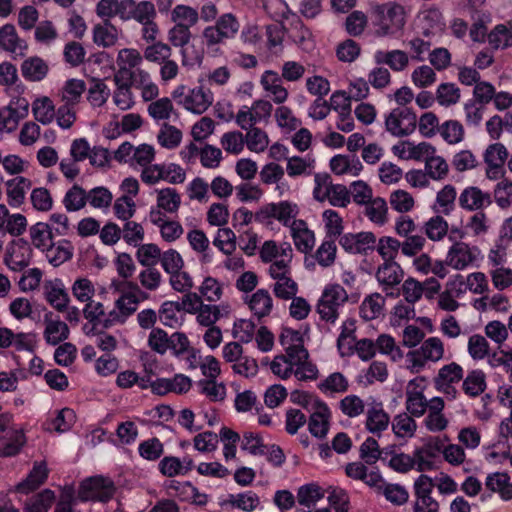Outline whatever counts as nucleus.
<instances>
[{
  "label": "nucleus",
  "mask_w": 512,
  "mask_h": 512,
  "mask_svg": "<svg viewBox=\"0 0 512 512\" xmlns=\"http://www.w3.org/2000/svg\"><path fill=\"white\" fill-rule=\"evenodd\" d=\"M417 127L416 114L407 107L392 109L385 116V128L392 136L404 137L411 135Z\"/></svg>",
  "instance_id": "9d476101"
},
{
  "label": "nucleus",
  "mask_w": 512,
  "mask_h": 512,
  "mask_svg": "<svg viewBox=\"0 0 512 512\" xmlns=\"http://www.w3.org/2000/svg\"><path fill=\"white\" fill-rule=\"evenodd\" d=\"M86 90V83L81 79H68L60 90V98L64 104L75 106Z\"/></svg>",
  "instance_id": "a18cd8bd"
},
{
  "label": "nucleus",
  "mask_w": 512,
  "mask_h": 512,
  "mask_svg": "<svg viewBox=\"0 0 512 512\" xmlns=\"http://www.w3.org/2000/svg\"><path fill=\"white\" fill-rule=\"evenodd\" d=\"M32 187V181L17 175L5 182L6 200L11 208H20L26 200V194Z\"/></svg>",
  "instance_id": "aec40b11"
},
{
  "label": "nucleus",
  "mask_w": 512,
  "mask_h": 512,
  "mask_svg": "<svg viewBox=\"0 0 512 512\" xmlns=\"http://www.w3.org/2000/svg\"><path fill=\"white\" fill-rule=\"evenodd\" d=\"M279 342L285 354H288L293 359L297 358L299 361L308 356V351L304 347L303 335L297 330L284 328L280 334Z\"/></svg>",
  "instance_id": "393cba45"
},
{
  "label": "nucleus",
  "mask_w": 512,
  "mask_h": 512,
  "mask_svg": "<svg viewBox=\"0 0 512 512\" xmlns=\"http://www.w3.org/2000/svg\"><path fill=\"white\" fill-rule=\"evenodd\" d=\"M459 206L466 211H482L492 204L490 193L477 186H468L462 190L458 198Z\"/></svg>",
  "instance_id": "f3484780"
},
{
  "label": "nucleus",
  "mask_w": 512,
  "mask_h": 512,
  "mask_svg": "<svg viewBox=\"0 0 512 512\" xmlns=\"http://www.w3.org/2000/svg\"><path fill=\"white\" fill-rule=\"evenodd\" d=\"M428 387V381L423 376H417L408 381L405 388V408L414 417H421L431 405L424 392Z\"/></svg>",
  "instance_id": "1a4fd4ad"
},
{
  "label": "nucleus",
  "mask_w": 512,
  "mask_h": 512,
  "mask_svg": "<svg viewBox=\"0 0 512 512\" xmlns=\"http://www.w3.org/2000/svg\"><path fill=\"white\" fill-rule=\"evenodd\" d=\"M137 279L140 289L148 292L157 291L163 283V276L155 267H145L139 272Z\"/></svg>",
  "instance_id": "13d9d810"
},
{
  "label": "nucleus",
  "mask_w": 512,
  "mask_h": 512,
  "mask_svg": "<svg viewBox=\"0 0 512 512\" xmlns=\"http://www.w3.org/2000/svg\"><path fill=\"white\" fill-rule=\"evenodd\" d=\"M115 89L113 91L112 100L116 107L121 111L132 109L135 104V95L132 91L131 84H128L118 74L113 76Z\"/></svg>",
  "instance_id": "473e14b6"
},
{
  "label": "nucleus",
  "mask_w": 512,
  "mask_h": 512,
  "mask_svg": "<svg viewBox=\"0 0 512 512\" xmlns=\"http://www.w3.org/2000/svg\"><path fill=\"white\" fill-rule=\"evenodd\" d=\"M260 84L274 103L282 104L287 100L288 91L283 86L282 79L277 72L266 70L261 76Z\"/></svg>",
  "instance_id": "7c9ffc66"
},
{
  "label": "nucleus",
  "mask_w": 512,
  "mask_h": 512,
  "mask_svg": "<svg viewBox=\"0 0 512 512\" xmlns=\"http://www.w3.org/2000/svg\"><path fill=\"white\" fill-rule=\"evenodd\" d=\"M482 259L480 248L467 242L451 244L446 253V264L456 271L477 267Z\"/></svg>",
  "instance_id": "423d86ee"
},
{
  "label": "nucleus",
  "mask_w": 512,
  "mask_h": 512,
  "mask_svg": "<svg viewBox=\"0 0 512 512\" xmlns=\"http://www.w3.org/2000/svg\"><path fill=\"white\" fill-rule=\"evenodd\" d=\"M373 59L376 64H385L395 72L404 71L409 66L410 62L409 55L400 49L390 51L377 50L373 55Z\"/></svg>",
  "instance_id": "2f4dec72"
},
{
  "label": "nucleus",
  "mask_w": 512,
  "mask_h": 512,
  "mask_svg": "<svg viewBox=\"0 0 512 512\" xmlns=\"http://www.w3.org/2000/svg\"><path fill=\"white\" fill-rule=\"evenodd\" d=\"M139 296L142 295L138 292L119 295L114 301L113 308L105 315V318L101 320L102 326L104 328H111L126 323L138 309L141 302Z\"/></svg>",
  "instance_id": "0eeeda50"
},
{
  "label": "nucleus",
  "mask_w": 512,
  "mask_h": 512,
  "mask_svg": "<svg viewBox=\"0 0 512 512\" xmlns=\"http://www.w3.org/2000/svg\"><path fill=\"white\" fill-rule=\"evenodd\" d=\"M441 449L442 442L438 438H431L421 447L415 448L412 459L416 470L419 472L432 470Z\"/></svg>",
  "instance_id": "2eb2a0df"
},
{
  "label": "nucleus",
  "mask_w": 512,
  "mask_h": 512,
  "mask_svg": "<svg viewBox=\"0 0 512 512\" xmlns=\"http://www.w3.org/2000/svg\"><path fill=\"white\" fill-rule=\"evenodd\" d=\"M51 230V226L43 222H37L29 229L32 244L42 252L53 242Z\"/></svg>",
  "instance_id": "5fc2aeb1"
},
{
  "label": "nucleus",
  "mask_w": 512,
  "mask_h": 512,
  "mask_svg": "<svg viewBox=\"0 0 512 512\" xmlns=\"http://www.w3.org/2000/svg\"><path fill=\"white\" fill-rule=\"evenodd\" d=\"M339 244L348 253L364 254L376 245V237L372 232L347 233L340 237Z\"/></svg>",
  "instance_id": "a211bd4d"
},
{
  "label": "nucleus",
  "mask_w": 512,
  "mask_h": 512,
  "mask_svg": "<svg viewBox=\"0 0 512 512\" xmlns=\"http://www.w3.org/2000/svg\"><path fill=\"white\" fill-rule=\"evenodd\" d=\"M365 206V215L371 222L379 226H382L387 222L388 207L383 198H373L370 202L365 204Z\"/></svg>",
  "instance_id": "e2e57ef3"
},
{
  "label": "nucleus",
  "mask_w": 512,
  "mask_h": 512,
  "mask_svg": "<svg viewBox=\"0 0 512 512\" xmlns=\"http://www.w3.org/2000/svg\"><path fill=\"white\" fill-rule=\"evenodd\" d=\"M121 20L135 21L138 24L148 22L157 18L155 4L150 0H126L124 11H122Z\"/></svg>",
  "instance_id": "dca6fc26"
},
{
  "label": "nucleus",
  "mask_w": 512,
  "mask_h": 512,
  "mask_svg": "<svg viewBox=\"0 0 512 512\" xmlns=\"http://www.w3.org/2000/svg\"><path fill=\"white\" fill-rule=\"evenodd\" d=\"M116 491L114 482L107 477L93 476L81 482L78 490L80 501L107 502Z\"/></svg>",
  "instance_id": "6e6552de"
},
{
  "label": "nucleus",
  "mask_w": 512,
  "mask_h": 512,
  "mask_svg": "<svg viewBox=\"0 0 512 512\" xmlns=\"http://www.w3.org/2000/svg\"><path fill=\"white\" fill-rule=\"evenodd\" d=\"M456 189L454 186L447 184L437 192L434 204V210L442 215H450L455 208Z\"/></svg>",
  "instance_id": "8fccbe9b"
},
{
  "label": "nucleus",
  "mask_w": 512,
  "mask_h": 512,
  "mask_svg": "<svg viewBox=\"0 0 512 512\" xmlns=\"http://www.w3.org/2000/svg\"><path fill=\"white\" fill-rule=\"evenodd\" d=\"M240 29L237 17L232 13H224L219 16L214 25L204 28L202 36L207 47L223 43L233 39Z\"/></svg>",
  "instance_id": "39448f33"
},
{
  "label": "nucleus",
  "mask_w": 512,
  "mask_h": 512,
  "mask_svg": "<svg viewBox=\"0 0 512 512\" xmlns=\"http://www.w3.org/2000/svg\"><path fill=\"white\" fill-rule=\"evenodd\" d=\"M485 486L488 490L498 493L505 500L512 499V482L510 477L504 472H495L486 477Z\"/></svg>",
  "instance_id": "a19ab883"
},
{
  "label": "nucleus",
  "mask_w": 512,
  "mask_h": 512,
  "mask_svg": "<svg viewBox=\"0 0 512 512\" xmlns=\"http://www.w3.org/2000/svg\"><path fill=\"white\" fill-rule=\"evenodd\" d=\"M62 202L68 212L79 211L87 204V192L78 184H74L66 191Z\"/></svg>",
  "instance_id": "6e6d98bb"
},
{
  "label": "nucleus",
  "mask_w": 512,
  "mask_h": 512,
  "mask_svg": "<svg viewBox=\"0 0 512 512\" xmlns=\"http://www.w3.org/2000/svg\"><path fill=\"white\" fill-rule=\"evenodd\" d=\"M147 107L148 115L155 121H167L175 115L172 100L168 97L154 99Z\"/></svg>",
  "instance_id": "3c124183"
},
{
  "label": "nucleus",
  "mask_w": 512,
  "mask_h": 512,
  "mask_svg": "<svg viewBox=\"0 0 512 512\" xmlns=\"http://www.w3.org/2000/svg\"><path fill=\"white\" fill-rule=\"evenodd\" d=\"M330 417L331 412L327 404L321 400H315L314 409H312L308 422L310 433L317 438L325 437L328 432Z\"/></svg>",
  "instance_id": "5701e85b"
},
{
  "label": "nucleus",
  "mask_w": 512,
  "mask_h": 512,
  "mask_svg": "<svg viewBox=\"0 0 512 512\" xmlns=\"http://www.w3.org/2000/svg\"><path fill=\"white\" fill-rule=\"evenodd\" d=\"M44 324L43 336L47 344L55 346L68 339L70 334L68 325L59 317H54L51 312L45 314Z\"/></svg>",
  "instance_id": "bb28decb"
},
{
  "label": "nucleus",
  "mask_w": 512,
  "mask_h": 512,
  "mask_svg": "<svg viewBox=\"0 0 512 512\" xmlns=\"http://www.w3.org/2000/svg\"><path fill=\"white\" fill-rule=\"evenodd\" d=\"M410 413L403 412L396 415L392 421V431L397 438H412L417 430V423Z\"/></svg>",
  "instance_id": "49530a36"
},
{
  "label": "nucleus",
  "mask_w": 512,
  "mask_h": 512,
  "mask_svg": "<svg viewBox=\"0 0 512 512\" xmlns=\"http://www.w3.org/2000/svg\"><path fill=\"white\" fill-rule=\"evenodd\" d=\"M368 399L365 401L360 396L349 394L339 401V409L348 418H356L366 412Z\"/></svg>",
  "instance_id": "864d4df0"
},
{
  "label": "nucleus",
  "mask_w": 512,
  "mask_h": 512,
  "mask_svg": "<svg viewBox=\"0 0 512 512\" xmlns=\"http://www.w3.org/2000/svg\"><path fill=\"white\" fill-rule=\"evenodd\" d=\"M75 421V414L73 410L64 408L56 413V415L46 421L45 427L49 431H56L63 433L68 431Z\"/></svg>",
  "instance_id": "bf43d9fd"
},
{
  "label": "nucleus",
  "mask_w": 512,
  "mask_h": 512,
  "mask_svg": "<svg viewBox=\"0 0 512 512\" xmlns=\"http://www.w3.org/2000/svg\"><path fill=\"white\" fill-rule=\"evenodd\" d=\"M325 496L324 489L316 483H308L299 487L297 501L299 505L307 508L314 507Z\"/></svg>",
  "instance_id": "603ef678"
},
{
  "label": "nucleus",
  "mask_w": 512,
  "mask_h": 512,
  "mask_svg": "<svg viewBox=\"0 0 512 512\" xmlns=\"http://www.w3.org/2000/svg\"><path fill=\"white\" fill-rule=\"evenodd\" d=\"M404 271L397 262H383L376 270L375 278L386 296H397L393 290L402 282Z\"/></svg>",
  "instance_id": "4468645a"
},
{
  "label": "nucleus",
  "mask_w": 512,
  "mask_h": 512,
  "mask_svg": "<svg viewBox=\"0 0 512 512\" xmlns=\"http://www.w3.org/2000/svg\"><path fill=\"white\" fill-rule=\"evenodd\" d=\"M433 487L432 479L425 474L415 480L413 512H438L439 503L432 497Z\"/></svg>",
  "instance_id": "9b49d317"
},
{
  "label": "nucleus",
  "mask_w": 512,
  "mask_h": 512,
  "mask_svg": "<svg viewBox=\"0 0 512 512\" xmlns=\"http://www.w3.org/2000/svg\"><path fill=\"white\" fill-rule=\"evenodd\" d=\"M463 378V368L456 362H451L442 366L434 379L435 387L438 391L446 394H452L454 397L456 389L454 383H458Z\"/></svg>",
  "instance_id": "6ab92c4d"
},
{
  "label": "nucleus",
  "mask_w": 512,
  "mask_h": 512,
  "mask_svg": "<svg viewBox=\"0 0 512 512\" xmlns=\"http://www.w3.org/2000/svg\"><path fill=\"white\" fill-rule=\"evenodd\" d=\"M390 424V416L384 409L381 400L374 396L368 397V408L365 412V428L373 434L380 436L387 430Z\"/></svg>",
  "instance_id": "f8f14e48"
},
{
  "label": "nucleus",
  "mask_w": 512,
  "mask_h": 512,
  "mask_svg": "<svg viewBox=\"0 0 512 512\" xmlns=\"http://www.w3.org/2000/svg\"><path fill=\"white\" fill-rule=\"evenodd\" d=\"M47 261L54 267H58L71 259L73 247L69 241L61 240L52 242L44 251Z\"/></svg>",
  "instance_id": "ea45409f"
},
{
  "label": "nucleus",
  "mask_w": 512,
  "mask_h": 512,
  "mask_svg": "<svg viewBox=\"0 0 512 512\" xmlns=\"http://www.w3.org/2000/svg\"><path fill=\"white\" fill-rule=\"evenodd\" d=\"M21 74L25 80L30 82H40L49 73L48 63L39 56L26 58L20 66Z\"/></svg>",
  "instance_id": "f704fd0d"
},
{
  "label": "nucleus",
  "mask_w": 512,
  "mask_h": 512,
  "mask_svg": "<svg viewBox=\"0 0 512 512\" xmlns=\"http://www.w3.org/2000/svg\"><path fill=\"white\" fill-rule=\"evenodd\" d=\"M32 248L23 238L11 241L4 256L5 265L12 271L18 272L26 268L31 261Z\"/></svg>",
  "instance_id": "ddd939ff"
},
{
  "label": "nucleus",
  "mask_w": 512,
  "mask_h": 512,
  "mask_svg": "<svg viewBox=\"0 0 512 512\" xmlns=\"http://www.w3.org/2000/svg\"><path fill=\"white\" fill-rule=\"evenodd\" d=\"M395 156L403 160H423L429 154L435 153V148L427 143L415 144L411 141H400L392 147Z\"/></svg>",
  "instance_id": "4be33fe9"
},
{
  "label": "nucleus",
  "mask_w": 512,
  "mask_h": 512,
  "mask_svg": "<svg viewBox=\"0 0 512 512\" xmlns=\"http://www.w3.org/2000/svg\"><path fill=\"white\" fill-rule=\"evenodd\" d=\"M32 112L36 121L43 125L52 123L56 115L53 101L47 96L37 98L33 101Z\"/></svg>",
  "instance_id": "09e8293b"
},
{
  "label": "nucleus",
  "mask_w": 512,
  "mask_h": 512,
  "mask_svg": "<svg viewBox=\"0 0 512 512\" xmlns=\"http://www.w3.org/2000/svg\"><path fill=\"white\" fill-rule=\"evenodd\" d=\"M143 54L136 48H122L118 51L116 56L117 72L119 77L123 78L124 75L130 76L135 70H141L143 64Z\"/></svg>",
  "instance_id": "cd10ccee"
},
{
  "label": "nucleus",
  "mask_w": 512,
  "mask_h": 512,
  "mask_svg": "<svg viewBox=\"0 0 512 512\" xmlns=\"http://www.w3.org/2000/svg\"><path fill=\"white\" fill-rule=\"evenodd\" d=\"M121 31L110 21H104L93 27V42L103 48L117 44Z\"/></svg>",
  "instance_id": "e433bc0d"
},
{
  "label": "nucleus",
  "mask_w": 512,
  "mask_h": 512,
  "mask_svg": "<svg viewBox=\"0 0 512 512\" xmlns=\"http://www.w3.org/2000/svg\"><path fill=\"white\" fill-rule=\"evenodd\" d=\"M110 96V89L102 79H93L88 89L87 100L92 107H102Z\"/></svg>",
  "instance_id": "774afa93"
},
{
  "label": "nucleus",
  "mask_w": 512,
  "mask_h": 512,
  "mask_svg": "<svg viewBox=\"0 0 512 512\" xmlns=\"http://www.w3.org/2000/svg\"><path fill=\"white\" fill-rule=\"evenodd\" d=\"M315 158L311 154L304 157L289 156L286 165V172L290 177L309 176L315 169Z\"/></svg>",
  "instance_id": "79ce46f5"
},
{
  "label": "nucleus",
  "mask_w": 512,
  "mask_h": 512,
  "mask_svg": "<svg viewBox=\"0 0 512 512\" xmlns=\"http://www.w3.org/2000/svg\"><path fill=\"white\" fill-rule=\"evenodd\" d=\"M250 311L258 319H262L271 314L273 310V299L266 289H258L250 296L245 298Z\"/></svg>",
  "instance_id": "72a5a7b5"
},
{
  "label": "nucleus",
  "mask_w": 512,
  "mask_h": 512,
  "mask_svg": "<svg viewBox=\"0 0 512 512\" xmlns=\"http://www.w3.org/2000/svg\"><path fill=\"white\" fill-rule=\"evenodd\" d=\"M444 406V400L441 397L431 398V405L427 409L428 413L423 420V425L427 431L438 433L448 427L449 420L443 414Z\"/></svg>",
  "instance_id": "b1692460"
},
{
  "label": "nucleus",
  "mask_w": 512,
  "mask_h": 512,
  "mask_svg": "<svg viewBox=\"0 0 512 512\" xmlns=\"http://www.w3.org/2000/svg\"><path fill=\"white\" fill-rule=\"evenodd\" d=\"M384 306L385 297L380 293L367 295L359 307L360 316L366 321L377 319L383 315Z\"/></svg>",
  "instance_id": "58836bf2"
},
{
  "label": "nucleus",
  "mask_w": 512,
  "mask_h": 512,
  "mask_svg": "<svg viewBox=\"0 0 512 512\" xmlns=\"http://www.w3.org/2000/svg\"><path fill=\"white\" fill-rule=\"evenodd\" d=\"M296 249L304 254L311 252L315 246V234L306 221L299 219L289 228Z\"/></svg>",
  "instance_id": "c85d7f7f"
},
{
  "label": "nucleus",
  "mask_w": 512,
  "mask_h": 512,
  "mask_svg": "<svg viewBox=\"0 0 512 512\" xmlns=\"http://www.w3.org/2000/svg\"><path fill=\"white\" fill-rule=\"evenodd\" d=\"M27 48L26 41L18 36L14 25L5 24L0 28V49L17 57L24 56Z\"/></svg>",
  "instance_id": "c756f323"
},
{
  "label": "nucleus",
  "mask_w": 512,
  "mask_h": 512,
  "mask_svg": "<svg viewBox=\"0 0 512 512\" xmlns=\"http://www.w3.org/2000/svg\"><path fill=\"white\" fill-rule=\"evenodd\" d=\"M348 299V292L343 286L338 283L328 284L317 302L316 312L322 320L335 323L339 317V310Z\"/></svg>",
  "instance_id": "f03ea898"
},
{
  "label": "nucleus",
  "mask_w": 512,
  "mask_h": 512,
  "mask_svg": "<svg viewBox=\"0 0 512 512\" xmlns=\"http://www.w3.org/2000/svg\"><path fill=\"white\" fill-rule=\"evenodd\" d=\"M368 26L367 15L360 10L352 11L344 21V29L351 37L361 36Z\"/></svg>",
  "instance_id": "680f3d73"
},
{
  "label": "nucleus",
  "mask_w": 512,
  "mask_h": 512,
  "mask_svg": "<svg viewBox=\"0 0 512 512\" xmlns=\"http://www.w3.org/2000/svg\"><path fill=\"white\" fill-rule=\"evenodd\" d=\"M330 168L336 175L358 176L363 170V165L357 157L336 155L330 160Z\"/></svg>",
  "instance_id": "4c0bfd02"
},
{
  "label": "nucleus",
  "mask_w": 512,
  "mask_h": 512,
  "mask_svg": "<svg viewBox=\"0 0 512 512\" xmlns=\"http://www.w3.org/2000/svg\"><path fill=\"white\" fill-rule=\"evenodd\" d=\"M423 230L431 241H441L448 233V222L441 215H435L424 223Z\"/></svg>",
  "instance_id": "69168bd1"
},
{
  "label": "nucleus",
  "mask_w": 512,
  "mask_h": 512,
  "mask_svg": "<svg viewBox=\"0 0 512 512\" xmlns=\"http://www.w3.org/2000/svg\"><path fill=\"white\" fill-rule=\"evenodd\" d=\"M127 82L131 84V88L140 91L144 102L152 101L159 96L158 85L153 81L151 74L145 69L135 70L130 73Z\"/></svg>",
  "instance_id": "412c9836"
},
{
  "label": "nucleus",
  "mask_w": 512,
  "mask_h": 512,
  "mask_svg": "<svg viewBox=\"0 0 512 512\" xmlns=\"http://www.w3.org/2000/svg\"><path fill=\"white\" fill-rule=\"evenodd\" d=\"M466 284L467 289L473 294L484 295L489 291L488 279L485 273L483 272H473L467 275L466 280H463V276L457 275L454 280H450L448 282V286L451 289L456 288L458 285L456 296H460L462 293V286Z\"/></svg>",
  "instance_id": "a878e982"
},
{
  "label": "nucleus",
  "mask_w": 512,
  "mask_h": 512,
  "mask_svg": "<svg viewBox=\"0 0 512 512\" xmlns=\"http://www.w3.org/2000/svg\"><path fill=\"white\" fill-rule=\"evenodd\" d=\"M487 387L486 374L481 369L468 371L463 379L462 389L464 393L472 398L481 395Z\"/></svg>",
  "instance_id": "37998d69"
},
{
  "label": "nucleus",
  "mask_w": 512,
  "mask_h": 512,
  "mask_svg": "<svg viewBox=\"0 0 512 512\" xmlns=\"http://www.w3.org/2000/svg\"><path fill=\"white\" fill-rule=\"evenodd\" d=\"M444 343L439 337H429L418 349L407 353V368L412 373L421 372L428 362L437 363L444 358Z\"/></svg>",
  "instance_id": "7ed1b4c3"
},
{
  "label": "nucleus",
  "mask_w": 512,
  "mask_h": 512,
  "mask_svg": "<svg viewBox=\"0 0 512 512\" xmlns=\"http://www.w3.org/2000/svg\"><path fill=\"white\" fill-rule=\"evenodd\" d=\"M300 213L299 206L290 201L271 202L262 205L255 213V221L270 225L273 220H277L280 224L290 228L294 222H297V216Z\"/></svg>",
  "instance_id": "20e7f679"
},
{
  "label": "nucleus",
  "mask_w": 512,
  "mask_h": 512,
  "mask_svg": "<svg viewBox=\"0 0 512 512\" xmlns=\"http://www.w3.org/2000/svg\"><path fill=\"white\" fill-rule=\"evenodd\" d=\"M4 440L5 443L0 446V456L2 457L17 455L26 443L23 431L18 429L11 430Z\"/></svg>",
  "instance_id": "0e129e2a"
},
{
  "label": "nucleus",
  "mask_w": 512,
  "mask_h": 512,
  "mask_svg": "<svg viewBox=\"0 0 512 512\" xmlns=\"http://www.w3.org/2000/svg\"><path fill=\"white\" fill-rule=\"evenodd\" d=\"M355 321L348 319L341 325V333L337 339V347L341 356H349L353 354V344L356 342L355 339Z\"/></svg>",
  "instance_id": "de8ad7c7"
},
{
  "label": "nucleus",
  "mask_w": 512,
  "mask_h": 512,
  "mask_svg": "<svg viewBox=\"0 0 512 512\" xmlns=\"http://www.w3.org/2000/svg\"><path fill=\"white\" fill-rule=\"evenodd\" d=\"M375 247L383 262H396L395 259L401 251L400 241L392 236H383L376 240Z\"/></svg>",
  "instance_id": "052dcab7"
},
{
  "label": "nucleus",
  "mask_w": 512,
  "mask_h": 512,
  "mask_svg": "<svg viewBox=\"0 0 512 512\" xmlns=\"http://www.w3.org/2000/svg\"><path fill=\"white\" fill-rule=\"evenodd\" d=\"M199 84L194 88L179 85L172 92L173 99L177 100L178 104L183 106L184 109L194 114L206 112L214 101L211 90L206 88L204 83Z\"/></svg>",
  "instance_id": "f257e3e1"
},
{
  "label": "nucleus",
  "mask_w": 512,
  "mask_h": 512,
  "mask_svg": "<svg viewBox=\"0 0 512 512\" xmlns=\"http://www.w3.org/2000/svg\"><path fill=\"white\" fill-rule=\"evenodd\" d=\"M48 476V469L44 462L35 463L27 478L16 487L21 493H29L44 483Z\"/></svg>",
  "instance_id": "c03bdc74"
},
{
  "label": "nucleus",
  "mask_w": 512,
  "mask_h": 512,
  "mask_svg": "<svg viewBox=\"0 0 512 512\" xmlns=\"http://www.w3.org/2000/svg\"><path fill=\"white\" fill-rule=\"evenodd\" d=\"M198 20L199 13L191 6L178 4L171 11V21L176 25H184L191 28L197 24Z\"/></svg>",
  "instance_id": "4d7b16f0"
},
{
  "label": "nucleus",
  "mask_w": 512,
  "mask_h": 512,
  "mask_svg": "<svg viewBox=\"0 0 512 512\" xmlns=\"http://www.w3.org/2000/svg\"><path fill=\"white\" fill-rule=\"evenodd\" d=\"M172 56V49L167 43L157 41L145 47L143 57L146 61L161 64Z\"/></svg>",
  "instance_id": "338daca9"
},
{
  "label": "nucleus",
  "mask_w": 512,
  "mask_h": 512,
  "mask_svg": "<svg viewBox=\"0 0 512 512\" xmlns=\"http://www.w3.org/2000/svg\"><path fill=\"white\" fill-rule=\"evenodd\" d=\"M45 299L59 312L65 311L70 301L64 285L59 279L47 281L45 285Z\"/></svg>",
  "instance_id": "c9c22d12"
}]
</instances>
